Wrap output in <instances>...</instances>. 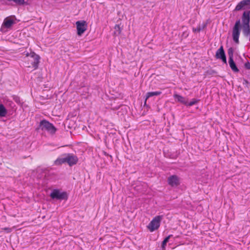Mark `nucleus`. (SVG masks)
Here are the masks:
<instances>
[{
	"label": "nucleus",
	"mask_w": 250,
	"mask_h": 250,
	"mask_svg": "<svg viewBox=\"0 0 250 250\" xmlns=\"http://www.w3.org/2000/svg\"><path fill=\"white\" fill-rule=\"evenodd\" d=\"M163 219V216L158 215L155 216L151 220L147 226V229L150 232H153L158 229L160 226V222Z\"/></svg>",
	"instance_id": "nucleus-2"
},
{
	"label": "nucleus",
	"mask_w": 250,
	"mask_h": 250,
	"mask_svg": "<svg viewBox=\"0 0 250 250\" xmlns=\"http://www.w3.org/2000/svg\"><path fill=\"white\" fill-rule=\"evenodd\" d=\"M39 128L42 131H46L51 134H55L57 130L52 124L45 120H43L40 122Z\"/></svg>",
	"instance_id": "nucleus-1"
},
{
	"label": "nucleus",
	"mask_w": 250,
	"mask_h": 250,
	"mask_svg": "<svg viewBox=\"0 0 250 250\" xmlns=\"http://www.w3.org/2000/svg\"><path fill=\"white\" fill-rule=\"evenodd\" d=\"M241 22L238 20L235 22L234 26L232 29V38L233 41L236 43H239V37L240 33Z\"/></svg>",
	"instance_id": "nucleus-4"
},
{
	"label": "nucleus",
	"mask_w": 250,
	"mask_h": 250,
	"mask_svg": "<svg viewBox=\"0 0 250 250\" xmlns=\"http://www.w3.org/2000/svg\"><path fill=\"white\" fill-rule=\"evenodd\" d=\"M76 25L77 35L81 36L87 30V24L86 22L84 21H79L76 22Z\"/></svg>",
	"instance_id": "nucleus-5"
},
{
	"label": "nucleus",
	"mask_w": 250,
	"mask_h": 250,
	"mask_svg": "<svg viewBox=\"0 0 250 250\" xmlns=\"http://www.w3.org/2000/svg\"><path fill=\"white\" fill-rule=\"evenodd\" d=\"M250 9V0H243L239 2L235 7V10Z\"/></svg>",
	"instance_id": "nucleus-8"
},
{
	"label": "nucleus",
	"mask_w": 250,
	"mask_h": 250,
	"mask_svg": "<svg viewBox=\"0 0 250 250\" xmlns=\"http://www.w3.org/2000/svg\"><path fill=\"white\" fill-rule=\"evenodd\" d=\"M1 230L6 233H10L12 231V229L10 228H3L1 229Z\"/></svg>",
	"instance_id": "nucleus-24"
},
{
	"label": "nucleus",
	"mask_w": 250,
	"mask_h": 250,
	"mask_svg": "<svg viewBox=\"0 0 250 250\" xmlns=\"http://www.w3.org/2000/svg\"><path fill=\"white\" fill-rule=\"evenodd\" d=\"M65 161L69 166H72L76 165L78 161V157L71 153H68L65 154Z\"/></svg>",
	"instance_id": "nucleus-7"
},
{
	"label": "nucleus",
	"mask_w": 250,
	"mask_h": 250,
	"mask_svg": "<svg viewBox=\"0 0 250 250\" xmlns=\"http://www.w3.org/2000/svg\"><path fill=\"white\" fill-rule=\"evenodd\" d=\"M50 197L54 199L63 200L67 198V194L65 192H61L58 189L53 190L50 194Z\"/></svg>",
	"instance_id": "nucleus-6"
},
{
	"label": "nucleus",
	"mask_w": 250,
	"mask_h": 250,
	"mask_svg": "<svg viewBox=\"0 0 250 250\" xmlns=\"http://www.w3.org/2000/svg\"><path fill=\"white\" fill-rule=\"evenodd\" d=\"M216 58L217 59H221L222 61L225 63H227V59L225 53V51L223 49V47L221 46L216 51Z\"/></svg>",
	"instance_id": "nucleus-10"
},
{
	"label": "nucleus",
	"mask_w": 250,
	"mask_h": 250,
	"mask_svg": "<svg viewBox=\"0 0 250 250\" xmlns=\"http://www.w3.org/2000/svg\"><path fill=\"white\" fill-rule=\"evenodd\" d=\"M14 23V20L11 18H6L4 19L2 23V28H9Z\"/></svg>",
	"instance_id": "nucleus-12"
},
{
	"label": "nucleus",
	"mask_w": 250,
	"mask_h": 250,
	"mask_svg": "<svg viewBox=\"0 0 250 250\" xmlns=\"http://www.w3.org/2000/svg\"><path fill=\"white\" fill-rule=\"evenodd\" d=\"M233 52L234 50L232 47H230L228 49V55L229 56V59H233Z\"/></svg>",
	"instance_id": "nucleus-22"
},
{
	"label": "nucleus",
	"mask_w": 250,
	"mask_h": 250,
	"mask_svg": "<svg viewBox=\"0 0 250 250\" xmlns=\"http://www.w3.org/2000/svg\"><path fill=\"white\" fill-rule=\"evenodd\" d=\"M245 66L246 68H247V69H250V63H249V62L246 63L245 64Z\"/></svg>",
	"instance_id": "nucleus-27"
},
{
	"label": "nucleus",
	"mask_w": 250,
	"mask_h": 250,
	"mask_svg": "<svg viewBox=\"0 0 250 250\" xmlns=\"http://www.w3.org/2000/svg\"><path fill=\"white\" fill-rule=\"evenodd\" d=\"M250 13V11H249Z\"/></svg>",
	"instance_id": "nucleus-29"
},
{
	"label": "nucleus",
	"mask_w": 250,
	"mask_h": 250,
	"mask_svg": "<svg viewBox=\"0 0 250 250\" xmlns=\"http://www.w3.org/2000/svg\"><path fill=\"white\" fill-rule=\"evenodd\" d=\"M168 184L171 187H175L180 185V180L176 175H172L167 179Z\"/></svg>",
	"instance_id": "nucleus-9"
},
{
	"label": "nucleus",
	"mask_w": 250,
	"mask_h": 250,
	"mask_svg": "<svg viewBox=\"0 0 250 250\" xmlns=\"http://www.w3.org/2000/svg\"><path fill=\"white\" fill-rule=\"evenodd\" d=\"M4 102L8 106H10L12 108H13L15 106L14 104L12 101L8 99H6V98L4 99Z\"/></svg>",
	"instance_id": "nucleus-20"
},
{
	"label": "nucleus",
	"mask_w": 250,
	"mask_h": 250,
	"mask_svg": "<svg viewBox=\"0 0 250 250\" xmlns=\"http://www.w3.org/2000/svg\"><path fill=\"white\" fill-rule=\"evenodd\" d=\"M174 97L177 100V101L181 103H182L184 104H186L187 101L185 100L184 97L178 94H174Z\"/></svg>",
	"instance_id": "nucleus-17"
},
{
	"label": "nucleus",
	"mask_w": 250,
	"mask_h": 250,
	"mask_svg": "<svg viewBox=\"0 0 250 250\" xmlns=\"http://www.w3.org/2000/svg\"><path fill=\"white\" fill-rule=\"evenodd\" d=\"M6 114V109L2 104H0V117H5Z\"/></svg>",
	"instance_id": "nucleus-18"
},
{
	"label": "nucleus",
	"mask_w": 250,
	"mask_h": 250,
	"mask_svg": "<svg viewBox=\"0 0 250 250\" xmlns=\"http://www.w3.org/2000/svg\"><path fill=\"white\" fill-rule=\"evenodd\" d=\"M64 163H66L65 154L63 155L62 157L58 158L54 162L55 165H57V166L61 165Z\"/></svg>",
	"instance_id": "nucleus-14"
},
{
	"label": "nucleus",
	"mask_w": 250,
	"mask_h": 250,
	"mask_svg": "<svg viewBox=\"0 0 250 250\" xmlns=\"http://www.w3.org/2000/svg\"><path fill=\"white\" fill-rule=\"evenodd\" d=\"M26 57H27L28 61L31 62L32 67L35 69H37L39 63L40 56L34 52H31L30 54L27 53Z\"/></svg>",
	"instance_id": "nucleus-3"
},
{
	"label": "nucleus",
	"mask_w": 250,
	"mask_h": 250,
	"mask_svg": "<svg viewBox=\"0 0 250 250\" xmlns=\"http://www.w3.org/2000/svg\"><path fill=\"white\" fill-rule=\"evenodd\" d=\"M13 99L17 104L20 105L21 106H22L23 103L21 102V100L19 97L16 95H13Z\"/></svg>",
	"instance_id": "nucleus-19"
},
{
	"label": "nucleus",
	"mask_w": 250,
	"mask_h": 250,
	"mask_svg": "<svg viewBox=\"0 0 250 250\" xmlns=\"http://www.w3.org/2000/svg\"><path fill=\"white\" fill-rule=\"evenodd\" d=\"M229 63L231 70L234 72H238L239 69L237 67L233 59H229Z\"/></svg>",
	"instance_id": "nucleus-13"
},
{
	"label": "nucleus",
	"mask_w": 250,
	"mask_h": 250,
	"mask_svg": "<svg viewBox=\"0 0 250 250\" xmlns=\"http://www.w3.org/2000/svg\"><path fill=\"white\" fill-rule=\"evenodd\" d=\"M162 92L161 91H155V92H149L146 94V101L149 98L154 96H158L161 94Z\"/></svg>",
	"instance_id": "nucleus-16"
},
{
	"label": "nucleus",
	"mask_w": 250,
	"mask_h": 250,
	"mask_svg": "<svg viewBox=\"0 0 250 250\" xmlns=\"http://www.w3.org/2000/svg\"><path fill=\"white\" fill-rule=\"evenodd\" d=\"M205 25H204L203 27L202 28H201L200 27V26H199V27H197L196 28H193L192 30H193V31L194 32V33H199L200 32V31L203 29L205 27Z\"/></svg>",
	"instance_id": "nucleus-23"
},
{
	"label": "nucleus",
	"mask_w": 250,
	"mask_h": 250,
	"mask_svg": "<svg viewBox=\"0 0 250 250\" xmlns=\"http://www.w3.org/2000/svg\"><path fill=\"white\" fill-rule=\"evenodd\" d=\"M117 27V28H120L119 25H116L115 26V28H116Z\"/></svg>",
	"instance_id": "nucleus-28"
},
{
	"label": "nucleus",
	"mask_w": 250,
	"mask_h": 250,
	"mask_svg": "<svg viewBox=\"0 0 250 250\" xmlns=\"http://www.w3.org/2000/svg\"><path fill=\"white\" fill-rule=\"evenodd\" d=\"M250 12H244L242 17V26L250 25Z\"/></svg>",
	"instance_id": "nucleus-11"
},
{
	"label": "nucleus",
	"mask_w": 250,
	"mask_h": 250,
	"mask_svg": "<svg viewBox=\"0 0 250 250\" xmlns=\"http://www.w3.org/2000/svg\"><path fill=\"white\" fill-rule=\"evenodd\" d=\"M198 100H197L195 99H193L190 102H188V101H187V104H186V105L188 106H192V105L195 104H197L198 103Z\"/></svg>",
	"instance_id": "nucleus-21"
},
{
	"label": "nucleus",
	"mask_w": 250,
	"mask_h": 250,
	"mask_svg": "<svg viewBox=\"0 0 250 250\" xmlns=\"http://www.w3.org/2000/svg\"><path fill=\"white\" fill-rule=\"evenodd\" d=\"M172 236V235H169L168 236H167L166 238H165V239L163 240L164 241H165L167 243L169 241V238Z\"/></svg>",
	"instance_id": "nucleus-26"
},
{
	"label": "nucleus",
	"mask_w": 250,
	"mask_h": 250,
	"mask_svg": "<svg viewBox=\"0 0 250 250\" xmlns=\"http://www.w3.org/2000/svg\"><path fill=\"white\" fill-rule=\"evenodd\" d=\"M167 243L165 241H163L162 244V249L163 250H165L166 246Z\"/></svg>",
	"instance_id": "nucleus-25"
},
{
	"label": "nucleus",
	"mask_w": 250,
	"mask_h": 250,
	"mask_svg": "<svg viewBox=\"0 0 250 250\" xmlns=\"http://www.w3.org/2000/svg\"><path fill=\"white\" fill-rule=\"evenodd\" d=\"M242 30L244 35L250 38V25L242 26Z\"/></svg>",
	"instance_id": "nucleus-15"
}]
</instances>
